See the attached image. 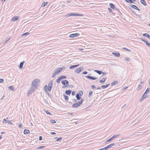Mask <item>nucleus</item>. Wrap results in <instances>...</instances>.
<instances>
[{"mask_svg": "<svg viewBox=\"0 0 150 150\" xmlns=\"http://www.w3.org/2000/svg\"><path fill=\"white\" fill-rule=\"evenodd\" d=\"M8 88L9 89L12 91H13L14 90V88L12 86H9L8 87Z\"/></svg>", "mask_w": 150, "mask_h": 150, "instance_id": "obj_27", "label": "nucleus"}, {"mask_svg": "<svg viewBox=\"0 0 150 150\" xmlns=\"http://www.w3.org/2000/svg\"><path fill=\"white\" fill-rule=\"evenodd\" d=\"M71 16H83L82 14L71 13Z\"/></svg>", "mask_w": 150, "mask_h": 150, "instance_id": "obj_10", "label": "nucleus"}, {"mask_svg": "<svg viewBox=\"0 0 150 150\" xmlns=\"http://www.w3.org/2000/svg\"><path fill=\"white\" fill-rule=\"evenodd\" d=\"M34 87H32L30 88L29 90L28 91V95L31 94L33 92H34V90L35 89V88H34Z\"/></svg>", "mask_w": 150, "mask_h": 150, "instance_id": "obj_8", "label": "nucleus"}, {"mask_svg": "<svg viewBox=\"0 0 150 150\" xmlns=\"http://www.w3.org/2000/svg\"><path fill=\"white\" fill-rule=\"evenodd\" d=\"M117 83V81H114L112 83H111V85L112 86H113L115 85H116Z\"/></svg>", "mask_w": 150, "mask_h": 150, "instance_id": "obj_25", "label": "nucleus"}, {"mask_svg": "<svg viewBox=\"0 0 150 150\" xmlns=\"http://www.w3.org/2000/svg\"><path fill=\"white\" fill-rule=\"evenodd\" d=\"M94 71L96 72L99 74H100L102 73V72L101 71H100L98 70H95Z\"/></svg>", "mask_w": 150, "mask_h": 150, "instance_id": "obj_29", "label": "nucleus"}, {"mask_svg": "<svg viewBox=\"0 0 150 150\" xmlns=\"http://www.w3.org/2000/svg\"><path fill=\"white\" fill-rule=\"evenodd\" d=\"M8 120H6V119H4L3 121V123H4V122H5V123H6L7 121Z\"/></svg>", "mask_w": 150, "mask_h": 150, "instance_id": "obj_53", "label": "nucleus"}, {"mask_svg": "<svg viewBox=\"0 0 150 150\" xmlns=\"http://www.w3.org/2000/svg\"><path fill=\"white\" fill-rule=\"evenodd\" d=\"M53 81L52 80H51L48 84V87H52Z\"/></svg>", "mask_w": 150, "mask_h": 150, "instance_id": "obj_14", "label": "nucleus"}, {"mask_svg": "<svg viewBox=\"0 0 150 150\" xmlns=\"http://www.w3.org/2000/svg\"><path fill=\"white\" fill-rule=\"evenodd\" d=\"M75 95V92L74 91L72 92V96H74Z\"/></svg>", "mask_w": 150, "mask_h": 150, "instance_id": "obj_62", "label": "nucleus"}, {"mask_svg": "<svg viewBox=\"0 0 150 150\" xmlns=\"http://www.w3.org/2000/svg\"><path fill=\"white\" fill-rule=\"evenodd\" d=\"M50 134H52V135L55 134H56L54 132H51Z\"/></svg>", "mask_w": 150, "mask_h": 150, "instance_id": "obj_61", "label": "nucleus"}, {"mask_svg": "<svg viewBox=\"0 0 150 150\" xmlns=\"http://www.w3.org/2000/svg\"><path fill=\"white\" fill-rule=\"evenodd\" d=\"M50 122L52 123H54L56 122L54 120H50Z\"/></svg>", "mask_w": 150, "mask_h": 150, "instance_id": "obj_44", "label": "nucleus"}, {"mask_svg": "<svg viewBox=\"0 0 150 150\" xmlns=\"http://www.w3.org/2000/svg\"><path fill=\"white\" fill-rule=\"evenodd\" d=\"M86 77L88 79L93 80H96L98 79L97 78H96L93 76H86Z\"/></svg>", "mask_w": 150, "mask_h": 150, "instance_id": "obj_9", "label": "nucleus"}, {"mask_svg": "<svg viewBox=\"0 0 150 150\" xmlns=\"http://www.w3.org/2000/svg\"><path fill=\"white\" fill-rule=\"evenodd\" d=\"M107 146L106 147H105L103 148H102V149H100L98 150H107V149H108V148H107Z\"/></svg>", "mask_w": 150, "mask_h": 150, "instance_id": "obj_42", "label": "nucleus"}, {"mask_svg": "<svg viewBox=\"0 0 150 150\" xmlns=\"http://www.w3.org/2000/svg\"><path fill=\"white\" fill-rule=\"evenodd\" d=\"M150 91V88H148L146 90L145 93H148L149 91Z\"/></svg>", "mask_w": 150, "mask_h": 150, "instance_id": "obj_35", "label": "nucleus"}, {"mask_svg": "<svg viewBox=\"0 0 150 150\" xmlns=\"http://www.w3.org/2000/svg\"><path fill=\"white\" fill-rule=\"evenodd\" d=\"M7 123L10 125H12L13 124L11 120H8L6 122Z\"/></svg>", "mask_w": 150, "mask_h": 150, "instance_id": "obj_38", "label": "nucleus"}, {"mask_svg": "<svg viewBox=\"0 0 150 150\" xmlns=\"http://www.w3.org/2000/svg\"><path fill=\"white\" fill-rule=\"evenodd\" d=\"M40 82V81L38 79H34L32 82V86H33L36 89L38 87V83Z\"/></svg>", "mask_w": 150, "mask_h": 150, "instance_id": "obj_1", "label": "nucleus"}, {"mask_svg": "<svg viewBox=\"0 0 150 150\" xmlns=\"http://www.w3.org/2000/svg\"><path fill=\"white\" fill-rule=\"evenodd\" d=\"M146 94L147 93H144L143 95L142 96V97H145V98H146L148 96V95H147Z\"/></svg>", "mask_w": 150, "mask_h": 150, "instance_id": "obj_36", "label": "nucleus"}, {"mask_svg": "<svg viewBox=\"0 0 150 150\" xmlns=\"http://www.w3.org/2000/svg\"><path fill=\"white\" fill-rule=\"evenodd\" d=\"M123 49L126 50L128 52H129L131 51L130 50L127 49L126 48H123Z\"/></svg>", "mask_w": 150, "mask_h": 150, "instance_id": "obj_47", "label": "nucleus"}, {"mask_svg": "<svg viewBox=\"0 0 150 150\" xmlns=\"http://www.w3.org/2000/svg\"><path fill=\"white\" fill-rule=\"evenodd\" d=\"M62 139V137H59L56 140L57 141L61 140Z\"/></svg>", "mask_w": 150, "mask_h": 150, "instance_id": "obj_51", "label": "nucleus"}, {"mask_svg": "<svg viewBox=\"0 0 150 150\" xmlns=\"http://www.w3.org/2000/svg\"><path fill=\"white\" fill-rule=\"evenodd\" d=\"M145 43L146 44V45L148 47H150V43H149L148 42L146 41Z\"/></svg>", "mask_w": 150, "mask_h": 150, "instance_id": "obj_39", "label": "nucleus"}, {"mask_svg": "<svg viewBox=\"0 0 150 150\" xmlns=\"http://www.w3.org/2000/svg\"><path fill=\"white\" fill-rule=\"evenodd\" d=\"M11 38L10 37L8 38L7 39H6V41H5L4 43H6Z\"/></svg>", "mask_w": 150, "mask_h": 150, "instance_id": "obj_49", "label": "nucleus"}, {"mask_svg": "<svg viewBox=\"0 0 150 150\" xmlns=\"http://www.w3.org/2000/svg\"><path fill=\"white\" fill-rule=\"evenodd\" d=\"M71 93V91L70 90H67L66 91L65 93L66 94L68 95H70Z\"/></svg>", "mask_w": 150, "mask_h": 150, "instance_id": "obj_21", "label": "nucleus"}, {"mask_svg": "<svg viewBox=\"0 0 150 150\" xmlns=\"http://www.w3.org/2000/svg\"><path fill=\"white\" fill-rule=\"evenodd\" d=\"M83 67H79L78 68L76 69L75 70V71L77 73H79L81 71H83Z\"/></svg>", "mask_w": 150, "mask_h": 150, "instance_id": "obj_4", "label": "nucleus"}, {"mask_svg": "<svg viewBox=\"0 0 150 150\" xmlns=\"http://www.w3.org/2000/svg\"><path fill=\"white\" fill-rule=\"evenodd\" d=\"M22 125L21 124H19L18 125V127L20 128H21V127H22Z\"/></svg>", "mask_w": 150, "mask_h": 150, "instance_id": "obj_59", "label": "nucleus"}, {"mask_svg": "<svg viewBox=\"0 0 150 150\" xmlns=\"http://www.w3.org/2000/svg\"><path fill=\"white\" fill-rule=\"evenodd\" d=\"M29 34H30V33H29V32H28L25 33H24L23 34H22V36L26 35H28Z\"/></svg>", "mask_w": 150, "mask_h": 150, "instance_id": "obj_41", "label": "nucleus"}, {"mask_svg": "<svg viewBox=\"0 0 150 150\" xmlns=\"http://www.w3.org/2000/svg\"><path fill=\"white\" fill-rule=\"evenodd\" d=\"M45 147L44 146H41L38 148V149H42Z\"/></svg>", "mask_w": 150, "mask_h": 150, "instance_id": "obj_45", "label": "nucleus"}, {"mask_svg": "<svg viewBox=\"0 0 150 150\" xmlns=\"http://www.w3.org/2000/svg\"><path fill=\"white\" fill-rule=\"evenodd\" d=\"M61 80V79L59 77V78L57 79L56 80V82L57 83H59L60 82V81Z\"/></svg>", "mask_w": 150, "mask_h": 150, "instance_id": "obj_43", "label": "nucleus"}, {"mask_svg": "<svg viewBox=\"0 0 150 150\" xmlns=\"http://www.w3.org/2000/svg\"><path fill=\"white\" fill-rule=\"evenodd\" d=\"M141 3L144 6H146L147 4L144 0H140Z\"/></svg>", "mask_w": 150, "mask_h": 150, "instance_id": "obj_18", "label": "nucleus"}, {"mask_svg": "<svg viewBox=\"0 0 150 150\" xmlns=\"http://www.w3.org/2000/svg\"><path fill=\"white\" fill-rule=\"evenodd\" d=\"M107 78L106 77L105 78H103L102 79V80H101L100 81V83H104L105 82V80H106Z\"/></svg>", "mask_w": 150, "mask_h": 150, "instance_id": "obj_20", "label": "nucleus"}, {"mask_svg": "<svg viewBox=\"0 0 150 150\" xmlns=\"http://www.w3.org/2000/svg\"><path fill=\"white\" fill-rule=\"evenodd\" d=\"M4 81V80L3 79H0V83H2Z\"/></svg>", "mask_w": 150, "mask_h": 150, "instance_id": "obj_50", "label": "nucleus"}, {"mask_svg": "<svg viewBox=\"0 0 150 150\" xmlns=\"http://www.w3.org/2000/svg\"><path fill=\"white\" fill-rule=\"evenodd\" d=\"M80 34L79 33H75L69 35V37L70 38L76 37L79 36Z\"/></svg>", "mask_w": 150, "mask_h": 150, "instance_id": "obj_6", "label": "nucleus"}, {"mask_svg": "<svg viewBox=\"0 0 150 150\" xmlns=\"http://www.w3.org/2000/svg\"><path fill=\"white\" fill-rule=\"evenodd\" d=\"M109 5L110 7V8H112V9L115 10L117 11H119V9L116 7L115 5L112 3H110L109 4Z\"/></svg>", "mask_w": 150, "mask_h": 150, "instance_id": "obj_3", "label": "nucleus"}, {"mask_svg": "<svg viewBox=\"0 0 150 150\" xmlns=\"http://www.w3.org/2000/svg\"><path fill=\"white\" fill-rule=\"evenodd\" d=\"M108 10L110 13H111L112 11V9H111L110 8H108Z\"/></svg>", "mask_w": 150, "mask_h": 150, "instance_id": "obj_55", "label": "nucleus"}, {"mask_svg": "<svg viewBox=\"0 0 150 150\" xmlns=\"http://www.w3.org/2000/svg\"><path fill=\"white\" fill-rule=\"evenodd\" d=\"M52 87H48V88H47V91H50L51 90Z\"/></svg>", "mask_w": 150, "mask_h": 150, "instance_id": "obj_46", "label": "nucleus"}, {"mask_svg": "<svg viewBox=\"0 0 150 150\" xmlns=\"http://www.w3.org/2000/svg\"><path fill=\"white\" fill-rule=\"evenodd\" d=\"M47 85H46L44 87V89L45 91L46 92V93L48 95V96H49V93L48 91L47 90Z\"/></svg>", "mask_w": 150, "mask_h": 150, "instance_id": "obj_11", "label": "nucleus"}, {"mask_svg": "<svg viewBox=\"0 0 150 150\" xmlns=\"http://www.w3.org/2000/svg\"><path fill=\"white\" fill-rule=\"evenodd\" d=\"M79 94L81 96L82 95H83V92L81 90L79 91Z\"/></svg>", "mask_w": 150, "mask_h": 150, "instance_id": "obj_37", "label": "nucleus"}, {"mask_svg": "<svg viewBox=\"0 0 150 150\" xmlns=\"http://www.w3.org/2000/svg\"><path fill=\"white\" fill-rule=\"evenodd\" d=\"M42 137L41 136H40L39 137V140H42Z\"/></svg>", "mask_w": 150, "mask_h": 150, "instance_id": "obj_57", "label": "nucleus"}, {"mask_svg": "<svg viewBox=\"0 0 150 150\" xmlns=\"http://www.w3.org/2000/svg\"><path fill=\"white\" fill-rule=\"evenodd\" d=\"M131 7L137 10L140 11V9L139 8L135 5H132Z\"/></svg>", "mask_w": 150, "mask_h": 150, "instance_id": "obj_16", "label": "nucleus"}, {"mask_svg": "<svg viewBox=\"0 0 150 150\" xmlns=\"http://www.w3.org/2000/svg\"><path fill=\"white\" fill-rule=\"evenodd\" d=\"M58 74L59 73H58V72H57V71L55 70L52 75V77L53 78L56 75Z\"/></svg>", "mask_w": 150, "mask_h": 150, "instance_id": "obj_19", "label": "nucleus"}, {"mask_svg": "<svg viewBox=\"0 0 150 150\" xmlns=\"http://www.w3.org/2000/svg\"><path fill=\"white\" fill-rule=\"evenodd\" d=\"M76 97L77 99L78 100H79L80 99L81 97L80 96V95L79 93L76 94Z\"/></svg>", "mask_w": 150, "mask_h": 150, "instance_id": "obj_24", "label": "nucleus"}, {"mask_svg": "<svg viewBox=\"0 0 150 150\" xmlns=\"http://www.w3.org/2000/svg\"><path fill=\"white\" fill-rule=\"evenodd\" d=\"M141 40H142V41H143V42H145L146 41V40L144 39H142V38H141Z\"/></svg>", "mask_w": 150, "mask_h": 150, "instance_id": "obj_56", "label": "nucleus"}, {"mask_svg": "<svg viewBox=\"0 0 150 150\" xmlns=\"http://www.w3.org/2000/svg\"><path fill=\"white\" fill-rule=\"evenodd\" d=\"M91 87L92 88H96V87L95 86L92 85L91 86Z\"/></svg>", "mask_w": 150, "mask_h": 150, "instance_id": "obj_58", "label": "nucleus"}, {"mask_svg": "<svg viewBox=\"0 0 150 150\" xmlns=\"http://www.w3.org/2000/svg\"><path fill=\"white\" fill-rule=\"evenodd\" d=\"M61 68H59L57 70H56V71H57V72H58L59 73L62 71V69H61Z\"/></svg>", "mask_w": 150, "mask_h": 150, "instance_id": "obj_33", "label": "nucleus"}, {"mask_svg": "<svg viewBox=\"0 0 150 150\" xmlns=\"http://www.w3.org/2000/svg\"><path fill=\"white\" fill-rule=\"evenodd\" d=\"M83 101V99H81V100L80 101H79L78 103H76L73 104L72 106V107L74 108H78L79 106H80L81 105V104H82Z\"/></svg>", "mask_w": 150, "mask_h": 150, "instance_id": "obj_2", "label": "nucleus"}, {"mask_svg": "<svg viewBox=\"0 0 150 150\" xmlns=\"http://www.w3.org/2000/svg\"><path fill=\"white\" fill-rule=\"evenodd\" d=\"M93 92L92 91H89V94L88 95V97H90L92 94Z\"/></svg>", "mask_w": 150, "mask_h": 150, "instance_id": "obj_40", "label": "nucleus"}, {"mask_svg": "<svg viewBox=\"0 0 150 150\" xmlns=\"http://www.w3.org/2000/svg\"><path fill=\"white\" fill-rule=\"evenodd\" d=\"M46 113L48 115H51V114L50 112H48V111H46Z\"/></svg>", "mask_w": 150, "mask_h": 150, "instance_id": "obj_52", "label": "nucleus"}, {"mask_svg": "<svg viewBox=\"0 0 150 150\" xmlns=\"http://www.w3.org/2000/svg\"><path fill=\"white\" fill-rule=\"evenodd\" d=\"M142 88V86L140 84H139L138 85V87L137 88V90H140Z\"/></svg>", "mask_w": 150, "mask_h": 150, "instance_id": "obj_34", "label": "nucleus"}, {"mask_svg": "<svg viewBox=\"0 0 150 150\" xmlns=\"http://www.w3.org/2000/svg\"><path fill=\"white\" fill-rule=\"evenodd\" d=\"M61 83L64 85L65 86V87L67 86L69 84L68 81L67 80H66L62 81H61Z\"/></svg>", "mask_w": 150, "mask_h": 150, "instance_id": "obj_7", "label": "nucleus"}, {"mask_svg": "<svg viewBox=\"0 0 150 150\" xmlns=\"http://www.w3.org/2000/svg\"><path fill=\"white\" fill-rule=\"evenodd\" d=\"M47 4V2H44L42 3L41 6L42 7H44Z\"/></svg>", "mask_w": 150, "mask_h": 150, "instance_id": "obj_26", "label": "nucleus"}, {"mask_svg": "<svg viewBox=\"0 0 150 150\" xmlns=\"http://www.w3.org/2000/svg\"><path fill=\"white\" fill-rule=\"evenodd\" d=\"M144 98H145V97H142L139 100V102H141L143 100Z\"/></svg>", "mask_w": 150, "mask_h": 150, "instance_id": "obj_48", "label": "nucleus"}, {"mask_svg": "<svg viewBox=\"0 0 150 150\" xmlns=\"http://www.w3.org/2000/svg\"><path fill=\"white\" fill-rule=\"evenodd\" d=\"M63 96L64 97V99L66 100H68V97L66 95H65L64 94L63 95Z\"/></svg>", "mask_w": 150, "mask_h": 150, "instance_id": "obj_31", "label": "nucleus"}, {"mask_svg": "<svg viewBox=\"0 0 150 150\" xmlns=\"http://www.w3.org/2000/svg\"><path fill=\"white\" fill-rule=\"evenodd\" d=\"M25 62L24 61L20 63L19 66V68L20 69H21L23 67V64Z\"/></svg>", "mask_w": 150, "mask_h": 150, "instance_id": "obj_17", "label": "nucleus"}, {"mask_svg": "<svg viewBox=\"0 0 150 150\" xmlns=\"http://www.w3.org/2000/svg\"><path fill=\"white\" fill-rule=\"evenodd\" d=\"M59 77L61 79V80L63 79H66L67 78V77L64 76H59Z\"/></svg>", "mask_w": 150, "mask_h": 150, "instance_id": "obj_32", "label": "nucleus"}, {"mask_svg": "<svg viewBox=\"0 0 150 150\" xmlns=\"http://www.w3.org/2000/svg\"><path fill=\"white\" fill-rule=\"evenodd\" d=\"M120 134H118L117 135H114L112 137L110 138V139L107 140L106 142H109L110 141L114 139L115 138H116V137L120 136Z\"/></svg>", "mask_w": 150, "mask_h": 150, "instance_id": "obj_5", "label": "nucleus"}, {"mask_svg": "<svg viewBox=\"0 0 150 150\" xmlns=\"http://www.w3.org/2000/svg\"><path fill=\"white\" fill-rule=\"evenodd\" d=\"M19 18V17L18 16H15L13 18H12L11 20L12 21H15L17 20H18Z\"/></svg>", "mask_w": 150, "mask_h": 150, "instance_id": "obj_13", "label": "nucleus"}, {"mask_svg": "<svg viewBox=\"0 0 150 150\" xmlns=\"http://www.w3.org/2000/svg\"><path fill=\"white\" fill-rule=\"evenodd\" d=\"M112 54L117 57H119L120 56V54L119 52H112Z\"/></svg>", "mask_w": 150, "mask_h": 150, "instance_id": "obj_12", "label": "nucleus"}, {"mask_svg": "<svg viewBox=\"0 0 150 150\" xmlns=\"http://www.w3.org/2000/svg\"><path fill=\"white\" fill-rule=\"evenodd\" d=\"M28 129H25L23 133L25 134H27L30 133Z\"/></svg>", "mask_w": 150, "mask_h": 150, "instance_id": "obj_22", "label": "nucleus"}, {"mask_svg": "<svg viewBox=\"0 0 150 150\" xmlns=\"http://www.w3.org/2000/svg\"><path fill=\"white\" fill-rule=\"evenodd\" d=\"M143 35L144 37H146L148 38L149 39H150V36L148 33H144L143 34Z\"/></svg>", "mask_w": 150, "mask_h": 150, "instance_id": "obj_15", "label": "nucleus"}, {"mask_svg": "<svg viewBox=\"0 0 150 150\" xmlns=\"http://www.w3.org/2000/svg\"><path fill=\"white\" fill-rule=\"evenodd\" d=\"M87 74V71H84L82 73L83 74Z\"/></svg>", "mask_w": 150, "mask_h": 150, "instance_id": "obj_60", "label": "nucleus"}, {"mask_svg": "<svg viewBox=\"0 0 150 150\" xmlns=\"http://www.w3.org/2000/svg\"><path fill=\"white\" fill-rule=\"evenodd\" d=\"M109 85V84H107L105 85H103L101 86V87L103 88H105L108 87Z\"/></svg>", "mask_w": 150, "mask_h": 150, "instance_id": "obj_28", "label": "nucleus"}, {"mask_svg": "<svg viewBox=\"0 0 150 150\" xmlns=\"http://www.w3.org/2000/svg\"><path fill=\"white\" fill-rule=\"evenodd\" d=\"M114 144H115V143H113V144H110L108 146H107V148H108V149L109 148H110L111 147H112V146H113V145H114Z\"/></svg>", "mask_w": 150, "mask_h": 150, "instance_id": "obj_30", "label": "nucleus"}, {"mask_svg": "<svg viewBox=\"0 0 150 150\" xmlns=\"http://www.w3.org/2000/svg\"><path fill=\"white\" fill-rule=\"evenodd\" d=\"M79 66V64H77V65H74V68L77 67L78 66Z\"/></svg>", "mask_w": 150, "mask_h": 150, "instance_id": "obj_64", "label": "nucleus"}, {"mask_svg": "<svg viewBox=\"0 0 150 150\" xmlns=\"http://www.w3.org/2000/svg\"><path fill=\"white\" fill-rule=\"evenodd\" d=\"M74 68V65H72V66H71L69 67V68L70 69H73Z\"/></svg>", "mask_w": 150, "mask_h": 150, "instance_id": "obj_54", "label": "nucleus"}, {"mask_svg": "<svg viewBox=\"0 0 150 150\" xmlns=\"http://www.w3.org/2000/svg\"><path fill=\"white\" fill-rule=\"evenodd\" d=\"M125 1L128 2L130 3H133V1H135V0H125Z\"/></svg>", "mask_w": 150, "mask_h": 150, "instance_id": "obj_23", "label": "nucleus"}, {"mask_svg": "<svg viewBox=\"0 0 150 150\" xmlns=\"http://www.w3.org/2000/svg\"><path fill=\"white\" fill-rule=\"evenodd\" d=\"M73 102H76L77 100L76 99H74L73 100Z\"/></svg>", "mask_w": 150, "mask_h": 150, "instance_id": "obj_63", "label": "nucleus"}]
</instances>
